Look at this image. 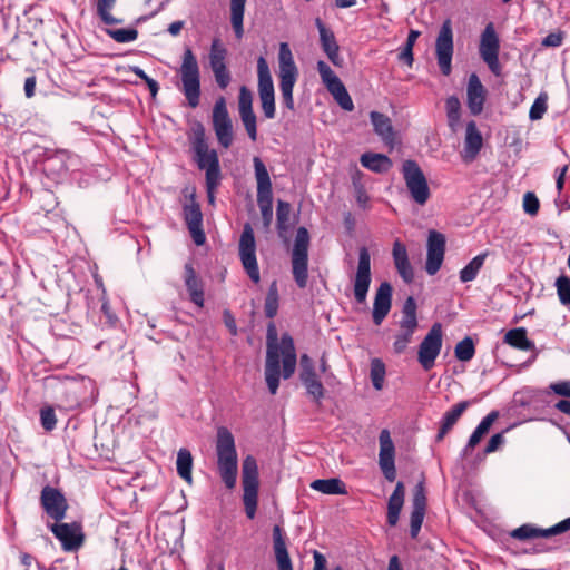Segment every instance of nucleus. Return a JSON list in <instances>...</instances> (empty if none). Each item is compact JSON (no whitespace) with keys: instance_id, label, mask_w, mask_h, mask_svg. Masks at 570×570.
Segmentation results:
<instances>
[{"instance_id":"obj_1","label":"nucleus","mask_w":570,"mask_h":570,"mask_svg":"<svg viewBox=\"0 0 570 570\" xmlns=\"http://www.w3.org/2000/svg\"><path fill=\"white\" fill-rule=\"evenodd\" d=\"M265 381L271 394H276L279 379H289L296 370L297 356L292 336L287 333L278 334L274 323H269L266 334Z\"/></svg>"},{"instance_id":"obj_2","label":"nucleus","mask_w":570,"mask_h":570,"mask_svg":"<svg viewBox=\"0 0 570 570\" xmlns=\"http://www.w3.org/2000/svg\"><path fill=\"white\" fill-rule=\"evenodd\" d=\"M217 471L227 489H234L238 475V456L233 434L220 426L216 436Z\"/></svg>"},{"instance_id":"obj_3","label":"nucleus","mask_w":570,"mask_h":570,"mask_svg":"<svg viewBox=\"0 0 570 570\" xmlns=\"http://www.w3.org/2000/svg\"><path fill=\"white\" fill-rule=\"evenodd\" d=\"M191 147L195 153V159L200 169L206 170L207 194L217 188L220 181L219 160L216 150L210 149L207 141L205 129L202 124L193 128Z\"/></svg>"},{"instance_id":"obj_4","label":"nucleus","mask_w":570,"mask_h":570,"mask_svg":"<svg viewBox=\"0 0 570 570\" xmlns=\"http://www.w3.org/2000/svg\"><path fill=\"white\" fill-rule=\"evenodd\" d=\"M298 78V69L293 58L289 46L282 42L278 51V79L282 101L284 106L293 111V89Z\"/></svg>"},{"instance_id":"obj_5","label":"nucleus","mask_w":570,"mask_h":570,"mask_svg":"<svg viewBox=\"0 0 570 570\" xmlns=\"http://www.w3.org/2000/svg\"><path fill=\"white\" fill-rule=\"evenodd\" d=\"M180 77L183 92L188 100V105L191 108H196L199 105L200 96L199 67L195 55L189 48L183 55Z\"/></svg>"},{"instance_id":"obj_6","label":"nucleus","mask_w":570,"mask_h":570,"mask_svg":"<svg viewBox=\"0 0 570 570\" xmlns=\"http://www.w3.org/2000/svg\"><path fill=\"white\" fill-rule=\"evenodd\" d=\"M308 245L309 234L305 227H299L296 232L292 250V273L295 283L299 288H305L307 286Z\"/></svg>"},{"instance_id":"obj_7","label":"nucleus","mask_w":570,"mask_h":570,"mask_svg":"<svg viewBox=\"0 0 570 570\" xmlns=\"http://www.w3.org/2000/svg\"><path fill=\"white\" fill-rule=\"evenodd\" d=\"M402 174L411 198L417 205H425L431 196L428 180L414 160H405L402 166Z\"/></svg>"},{"instance_id":"obj_8","label":"nucleus","mask_w":570,"mask_h":570,"mask_svg":"<svg viewBox=\"0 0 570 570\" xmlns=\"http://www.w3.org/2000/svg\"><path fill=\"white\" fill-rule=\"evenodd\" d=\"M257 89L262 111L267 119H273L276 114L275 89L269 67L264 57L257 60Z\"/></svg>"},{"instance_id":"obj_9","label":"nucleus","mask_w":570,"mask_h":570,"mask_svg":"<svg viewBox=\"0 0 570 570\" xmlns=\"http://www.w3.org/2000/svg\"><path fill=\"white\" fill-rule=\"evenodd\" d=\"M253 163L257 183V203L261 208L264 223L268 225L273 218L272 181L264 163L257 157L253 159Z\"/></svg>"},{"instance_id":"obj_10","label":"nucleus","mask_w":570,"mask_h":570,"mask_svg":"<svg viewBox=\"0 0 570 570\" xmlns=\"http://www.w3.org/2000/svg\"><path fill=\"white\" fill-rule=\"evenodd\" d=\"M500 39L492 22L488 23L480 37L479 53L489 69L495 75L501 73L499 62Z\"/></svg>"},{"instance_id":"obj_11","label":"nucleus","mask_w":570,"mask_h":570,"mask_svg":"<svg viewBox=\"0 0 570 570\" xmlns=\"http://www.w3.org/2000/svg\"><path fill=\"white\" fill-rule=\"evenodd\" d=\"M442 325L434 323L419 345L417 361L425 371L431 370L435 364L442 348Z\"/></svg>"},{"instance_id":"obj_12","label":"nucleus","mask_w":570,"mask_h":570,"mask_svg":"<svg viewBox=\"0 0 570 570\" xmlns=\"http://www.w3.org/2000/svg\"><path fill=\"white\" fill-rule=\"evenodd\" d=\"M317 71L326 89L331 92L341 108L346 111H352L354 109L353 100L345 86L331 67L325 61L320 60L317 62Z\"/></svg>"},{"instance_id":"obj_13","label":"nucleus","mask_w":570,"mask_h":570,"mask_svg":"<svg viewBox=\"0 0 570 570\" xmlns=\"http://www.w3.org/2000/svg\"><path fill=\"white\" fill-rule=\"evenodd\" d=\"M352 282L355 301L364 304L372 282L371 255L366 247L358 250L357 267Z\"/></svg>"},{"instance_id":"obj_14","label":"nucleus","mask_w":570,"mask_h":570,"mask_svg":"<svg viewBox=\"0 0 570 570\" xmlns=\"http://www.w3.org/2000/svg\"><path fill=\"white\" fill-rule=\"evenodd\" d=\"M453 30L450 20H445L438 33L435 40V55L438 65L444 76H449L452 70L453 56Z\"/></svg>"},{"instance_id":"obj_15","label":"nucleus","mask_w":570,"mask_h":570,"mask_svg":"<svg viewBox=\"0 0 570 570\" xmlns=\"http://www.w3.org/2000/svg\"><path fill=\"white\" fill-rule=\"evenodd\" d=\"M212 118L213 128L219 145L228 148L233 142V124L223 97L216 100Z\"/></svg>"},{"instance_id":"obj_16","label":"nucleus","mask_w":570,"mask_h":570,"mask_svg":"<svg viewBox=\"0 0 570 570\" xmlns=\"http://www.w3.org/2000/svg\"><path fill=\"white\" fill-rule=\"evenodd\" d=\"M40 500L46 513L57 522L66 517L68 503L58 489L46 485L41 491Z\"/></svg>"},{"instance_id":"obj_17","label":"nucleus","mask_w":570,"mask_h":570,"mask_svg":"<svg viewBox=\"0 0 570 570\" xmlns=\"http://www.w3.org/2000/svg\"><path fill=\"white\" fill-rule=\"evenodd\" d=\"M299 365V380L305 386L307 394L316 402H320L324 397V387L317 377L312 358L307 354H303L301 356Z\"/></svg>"},{"instance_id":"obj_18","label":"nucleus","mask_w":570,"mask_h":570,"mask_svg":"<svg viewBox=\"0 0 570 570\" xmlns=\"http://www.w3.org/2000/svg\"><path fill=\"white\" fill-rule=\"evenodd\" d=\"M380 453H379V464L384 474V476L393 482L396 478V470L394 464V454L395 449L393 441L391 439V434L387 430H382L380 433Z\"/></svg>"},{"instance_id":"obj_19","label":"nucleus","mask_w":570,"mask_h":570,"mask_svg":"<svg viewBox=\"0 0 570 570\" xmlns=\"http://www.w3.org/2000/svg\"><path fill=\"white\" fill-rule=\"evenodd\" d=\"M445 252V237L435 230L429 233L428 257L425 269L429 275H434L441 267Z\"/></svg>"},{"instance_id":"obj_20","label":"nucleus","mask_w":570,"mask_h":570,"mask_svg":"<svg viewBox=\"0 0 570 570\" xmlns=\"http://www.w3.org/2000/svg\"><path fill=\"white\" fill-rule=\"evenodd\" d=\"M50 530L65 551H75L82 544L83 537L77 523H55L50 525Z\"/></svg>"},{"instance_id":"obj_21","label":"nucleus","mask_w":570,"mask_h":570,"mask_svg":"<svg viewBox=\"0 0 570 570\" xmlns=\"http://www.w3.org/2000/svg\"><path fill=\"white\" fill-rule=\"evenodd\" d=\"M184 219L190 233L194 243L198 246L204 245L206 236L203 230V214L199 205L194 198L184 206Z\"/></svg>"},{"instance_id":"obj_22","label":"nucleus","mask_w":570,"mask_h":570,"mask_svg":"<svg viewBox=\"0 0 570 570\" xmlns=\"http://www.w3.org/2000/svg\"><path fill=\"white\" fill-rule=\"evenodd\" d=\"M392 306V286L389 282H383L376 289L372 317L375 325H381L391 311Z\"/></svg>"},{"instance_id":"obj_23","label":"nucleus","mask_w":570,"mask_h":570,"mask_svg":"<svg viewBox=\"0 0 570 570\" xmlns=\"http://www.w3.org/2000/svg\"><path fill=\"white\" fill-rule=\"evenodd\" d=\"M315 24L320 32L322 49L326 53L327 58L334 66L342 67L343 58L340 56V47L335 39L334 32L326 28L320 18L315 20Z\"/></svg>"},{"instance_id":"obj_24","label":"nucleus","mask_w":570,"mask_h":570,"mask_svg":"<svg viewBox=\"0 0 570 570\" xmlns=\"http://www.w3.org/2000/svg\"><path fill=\"white\" fill-rule=\"evenodd\" d=\"M209 60L218 86L220 88H226L229 82V75L224 62L225 49L220 47L217 39H215L212 43Z\"/></svg>"},{"instance_id":"obj_25","label":"nucleus","mask_w":570,"mask_h":570,"mask_svg":"<svg viewBox=\"0 0 570 570\" xmlns=\"http://www.w3.org/2000/svg\"><path fill=\"white\" fill-rule=\"evenodd\" d=\"M482 145V135L479 131L476 124L474 121H469L466 124L464 148L461 154L462 159L465 163L473 161L476 158L478 154L480 153Z\"/></svg>"},{"instance_id":"obj_26","label":"nucleus","mask_w":570,"mask_h":570,"mask_svg":"<svg viewBox=\"0 0 570 570\" xmlns=\"http://www.w3.org/2000/svg\"><path fill=\"white\" fill-rule=\"evenodd\" d=\"M466 96L471 114L474 116L480 115L485 101V89L475 73H472L469 78Z\"/></svg>"},{"instance_id":"obj_27","label":"nucleus","mask_w":570,"mask_h":570,"mask_svg":"<svg viewBox=\"0 0 570 570\" xmlns=\"http://www.w3.org/2000/svg\"><path fill=\"white\" fill-rule=\"evenodd\" d=\"M185 285L189 293L190 301L198 307L204 306V286L203 282L196 275L191 264L185 265Z\"/></svg>"},{"instance_id":"obj_28","label":"nucleus","mask_w":570,"mask_h":570,"mask_svg":"<svg viewBox=\"0 0 570 570\" xmlns=\"http://www.w3.org/2000/svg\"><path fill=\"white\" fill-rule=\"evenodd\" d=\"M470 406L469 401H462L454 404L449 411H446L441 420L440 429L436 434V440L441 441L449 431L456 424L464 411Z\"/></svg>"},{"instance_id":"obj_29","label":"nucleus","mask_w":570,"mask_h":570,"mask_svg":"<svg viewBox=\"0 0 570 570\" xmlns=\"http://www.w3.org/2000/svg\"><path fill=\"white\" fill-rule=\"evenodd\" d=\"M274 553L277 570H293V563L289 558L286 543L282 537V530L278 525L273 529Z\"/></svg>"},{"instance_id":"obj_30","label":"nucleus","mask_w":570,"mask_h":570,"mask_svg":"<svg viewBox=\"0 0 570 570\" xmlns=\"http://www.w3.org/2000/svg\"><path fill=\"white\" fill-rule=\"evenodd\" d=\"M405 489L402 482H397L393 493L389 498L387 502V523L391 527L396 525L400 512L404 504Z\"/></svg>"},{"instance_id":"obj_31","label":"nucleus","mask_w":570,"mask_h":570,"mask_svg":"<svg viewBox=\"0 0 570 570\" xmlns=\"http://www.w3.org/2000/svg\"><path fill=\"white\" fill-rule=\"evenodd\" d=\"M371 122L374 127V131L382 138L386 144L394 141V131L391 119L379 111H372L370 115Z\"/></svg>"},{"instance_id":"obj_32","label":"nucleus","mask_w":570,"mask_h":570,"mask_svg":"<svg viewBox=\"0 0 570 570\" xmlns=\"http://www.w3.org/2000/svg\"><path fill=\"white\" fill-rule=\"evenodd\" d=\"M360 161L362 166L377 174L386 173L392 167V160L383 154L366 153L361 156Z\"/></svg>"},{"instance_id":"obj_33","label":"nucleus","mask_w":570,"mask_h":570,"mask_svg":"<svg viewBox=\"0 0 570 570\" xmlns=\"http://www.w3.org/2000/svg\"><path fill=\"white\" fill-rule=\"evenodd\" d=\"M416 308L415 299L412 296H409L402 307V317L399 322L401 330L416 331L419 326Z\"/></svg>"},{"instance_id":"obj_34","label":"nucleus","mask_w":570,"mask_h":570,"mask_svg":"<svg viewBox=\"0 0 570 570\" xmlns=\"http://www.w3.org/2000/svg\"><path fill=\"white\" fill-rule=\"evenodd\" d=\"M504 343L521 351H532L535 348L534 343L528 338L527 330L523 327L508 331L504 335Z\"/></svg>"},{"instance_id":"obj_35","label":"nucleus","mask_w":570,"mask_h":570,"mask_svg":"<svg viewBox=\"0 0 570 570\" xmlns=\"http://www.w3.org/2000/svg\"><path fill=\"white\" fill-rule=\"evenodd\" d=\"M311 488L324 494H346L345 484L336 478L317 479L311 483Z\"/></svg>"},{"instance_id":"obj_36","label":"nucleus","mask_w":570,"mask_h":570,"mask_svg":"<svg viewBox=\"0 0 570 570\" xmlns=\"http://www.w3.org/2000/svg\"><path fill=\"white\" fill-rule=\"evenodd\" d=\"M246 0H230V21L238 39L244 35L243 20Z\"/></svg>"},{"instance_id":"obj_37","label":"nucleus","mask_w":570,"mask_h":570,"mask_svg":"<svg viewBox=\"0 0 570 570\" xmlns=\"http://www.w3.org/2000/svg\"><path fill=\"white\" fill-rule=\"evenodd\" d=\"M487 256L488 252H484L472 258L470 263L460 271V281L462 283L474 281L482 268Z\"/></svg>"},{"instance_id":"obj_38","label":"nucleus","mask_w":570,"mask_h":570,"mask_svg":"<svg viewBox=\"0 0 570 570\" xmlns=\"http://www.w3.org/2000/svg\"><path fill=\"white\" fill-rule=\"evenodd\" d=\"M176 468L178 475L187 481L191 482V468L193 456L187 449H180L177 453Z\"/></svg>"},{"instance_id":"obj_39","label":"nucleus","mask_w":570,"mask_h":570,"mask_svg":"<svg viewBox=\"0 0 570 570\" xmlns=\"http://www.w3.org/2000/svg\"><path fill=\"white\" fill-rule=\"evenodd\" d=\"M445 107L449 127L455 132L459 128L461 117L460 100L455 96H451L446 99Z\"/></svg>"},{"instance_id":"obj_40","label":"nucleus","mask_w":570,"mask_h":570,"mask_svg":"<svg viewBox=\"0 0 570 570\" xmlns=\"http://www.w3.org/2000/svg\"><path fill=\"white\" fill-rule=\"evenodd\" d=\"M116 0H97L96 10L98 17L106 24H118L122 21L111 14Z\"/></svg>"},{"instance_id":"obj_41","label":"nucleus","mask_w":570,"mask_h":570,"mask_svg":"<svg viewBox=\"0 0 570 570\" xmlns=\"http://www.w3.org/2000/svg\"><path fill=\"white\" fill-rule=\"evenodd\" d=\"M278 289L276 281H273L269 285L268 292L265 297L264 311L265 315L269 318L274 317L278 311Z\"/></svg>"},{"instance_id":"obj_42","label":"nucleus","mask_w":570,"mask_h":570,"mask_svg":"<svg viewBox=\"0 0 570 570\" xmlns=\"http://www.w3.org/2000/svg\"><path fill=\"white\" fill-rule=\"evenodd\" d=\"M239 255L245 272L249 275V223H245L239 240Z\"/></svg>"},{"instance_id":"obj_43","label":"nucleus","mask_w":570,"mask_h":570,"mask_svg":"<svg viewBox=\"0 0 570 570\" xmlns=\"http://www.w3.org/2000/svg\"><path fill=\"white\" fill-rule=\"evenodd\" d=\"M243 502L246 515L249 518V455L242 462Z\"/></svg>"},{"instance_id":"obj_44","label":"nucleus","mask_w":570,"mask_h":570,"mask_svg":"<svg viewBox=\"0 0 570 570\" xmlns=\"http://www.w3.org/2000/svg\"><path fill=\"white\" fill-rule=\"evenodd\" d=\"M371 381L376 391L383 389L385 379V365L380 358H373L371 361Z\"/></svg>"},{"instance_id":"obj_45","label":"nucleus","mask_w":570,"mask_h":570,"mask_svg":"<svg viewBox=\"0 0 570 570\" xmlns=\"http://www.w3.org/2000/svg\"><path fill=\"white\" fill-rule=\"evenodd\" d=\"M474 344L470 337H465L460 341L454 348L455 357L461 362L470 361L474 356Z\"/></svg>"},{"instance_id":"obj_46","label":"nucleus","mask_w":570,"mask_h":570,"mask_svg":"<svg viewBox=\"0 0 570 570\" xmlns=\"http://www.w3.org/2000/svg\"><path fill=\"white\" fill-rule=\"evenodd\" d=\"M419 36H420V31L411 30L409 32L405 46L399 53V57H397L399 60L405 62L407 66H412V63H413V60H414L413 46H414L416 39L419 38Z\"/></svg>"},{"instance_id":"obj_47","label":"nucleus","mask_w":570,"mask_h":570,"mask_svg":"<svg viewBox=\"0 0 570 570\" xmlns=\"http://www.w3.org/2000/svg\"><path fill=\"white\" fill-rule=\"evenodd\" d=\"M107 35L119 43L132 42L138 38V31L134 28L128 29H108Z\"/></svg>"},{"instance_id":"obj_48","label":"nucleus","mask_w":570,"mask_h":570,"mask_svg":"<svg viewBox=\"0 0 570 570\" xmlns=\"http://www.w3.org/2000/svg\"><path fill=\"white\" fill-rule=\"evenodd\" d=\"M239 114L242 122L246 131L249 134V91L246 86L240 88Z\"/></svg>"},{"instance_id":"obj_49","label":"nucleus","mask_w":570,"mask_h":570,"mask_svg":"<svg viewBox=\"0 0 570 570\" xmlns=\"http://www.w3.org/2000/svg\"><path fill=\"white\" fill-rule=\"evenodd\" d=\"M511 535L519 540H527L531 538H548L544 534V529H538L529 524H524L520 528H517L512 531Z\"/></svg>"},{"instance_id":"obj_50","label":"nucleus","mask_w":570,"mask_h":570,"mask_svg":"<svg viewBox=\"0 0 570 570\" xmlns=\"http://www.w3.org/2000/svg\"><path fill=\"white\" fill-rule=\"evenodd\" d=\"M414 331L401 330L394 337L393 350L396 354L403 353L412 342Z\"/></svg>"},{"instance_id":"obj_51","label":"nucleus","mask_w":570,"mask_h":570,"mask_svg":"<svg viewBox=\"0 0 570 570\" xmlns=\"http://www.w3.org/2000/svg\"><path fill=\"white\" fill-rule=\"evenodd\" d=\"M556 287L562 305H570V277L562 275L557 278Z\"/></svg>"},{"instance_id":"obj_52","label":"nucleus","mask_w":570,"mask_h":570,"mask_svg":"<svg viewBox=\"0 0 570 570\" xmlns=\"http://www.w3.org/2000/svg\"><path fill=\"white\" fill-rule=\"evenodd\" d=\"M413 512H422L425 513L426 509V495H425V488L423 482H420L415 485L414 493H413Z\"/></svg>"},{"instance_id":"obj_53","label":"nucleus","mask_w":570,"mask_h":570,"mask_svg":"<svg viewBox=\"0 0 570 570\" xmlns=\"http://www.w3.org/2000/svg\"><path fill=\"white\" fill-rule=\"evenodd\" d=\"M547 95L541 94L539 97L534 100L532 104L530 111H529V118L531 120H539L543 117V115L547 111Z\"/></svg>"},{"instance_id":"obj_54","label":"nucleus","mask_w":570,"mask_h":570,"mask_svg":"<svg viewBox=\"0 0 570 570\" xmlns=\"http://www.w3.org/2000/svg\"><path fill=\"white\" fill-rule=\"evenodd\" d=\"M291 210V205L287 202L278 200L276 216L279 229L287 228L289 224Z\"/></svg>"},{"instance_id":"obj_55","label":"nucleus","mask_w":570,"mask_h":570,"mask_svg":"<svg viewBox=\"0 0 570 570\" xmlns=\"http://www.w3.org/2000/svg\"><path fill=\"white\" fill-rule=\"evenodd\" d=\"M41 425L46 431H52L57 424L56 413L52 407L48 406L40 411Z\"/></svg>"},{"instance_id":"obj_56","label":"nucleus","mask_w":570,"mask_h":570,"mask_svg":"<svg viewBox=\"0 0 570 570\" xmlns=\"http://www.w3.org/2000/svg\"><path fill=\"white\" fill-rule=\"evenodd\" d=\"M523 209L531 216L537 215L539 210V199L533 193L528 191L523 196Z\"/></svg>"},{"instance_id":"obj_57","label":"nucleus","mask_w":570,"mask_h":570,"mask_svg":"<svg viewBox=\"0 0 570 570\" xmlns=\"http://www.w3.org/2000/svg\"><path fill=\"white\" fill-rule=\"evenodd\" d=\"M392 255L395 265L409 261L406 247L400 240L394 242Z\"/></svg>"},{"instance_id":"obj_58","label":"nucleus","mask_w":570,"mask_h":570,"mask_svg":"<svg viewBox=\"0 0 570 570\" xmlns=\"http://www.w3.org/2000/svg\"><path fill=\"white\" fill-rule=\"evenodd\" d=\"M258 479H257V468L252 462V518L254 517L255 509L257 505V492H258Z\"/></svg>"},{"instance_id":"obj_59","label":"nucleus","mask_w":570,"mask_h":570,"mask_svg":"<svg viewBox=\"0 0 570 570\" xmlns=\"http://www.w3.org/2000/svg\"><path fill=\"white\" fill-rule=\"evenodd\" d=\"M424 514L425 513L412 511L410 520V533L412 538H416L417 533L420 532Z\"/></svg>"},{"instance_id":"obj_60","label":"nucleus","mask_w":570,"mask_h":570,"mask_svg":"<svg viewBox=\"0 0 570 570\" xmlns=\"http://www.w3.org/2000/svg\"><path fill=\"white\" fill-rule=\"evenodd\" d=\"M400 276L403 278L405 283H411L414 278L413 268L410 262H403L395 265Z\"/></svg>"},{"instance_id":"obj_61","label":"nucleus","mask_w":570,"mask_h":570,"mask_svg":"<svg viewBox=\"0 0 570 570\" xmlns=\"http://www.w3.org/2000/svg\"><path fill=\"white\" fill-rule=\"evenodd\" d=\"M504 442L505 439L503 436V433L493 434L484 449V453L490 454L495 452Z\"/></svg>"},{"instance_id":"obj_62","label":"nucleus","mask_w":570,"mask_h":570,"mask_svg":"<svg viewBox=\"0 0 570 570\" xmlns=\"http://www.w3.org/2000/svg\"><path fill=\"white\" fill-rule=\"evenodd\" d=\"M570 529V518L559 522L558 524L544 529V534L548 537L563 533Z\"/></svg>"},{"instance_id":"obj_63","label":"nucleus","mask_w":570,"mask_h":570,"mask_svg":"<svg viewBox=\"0 0 570 570\" xmlns=\"http://www.w3.org/2000/svg\"><path fill=\"white\" fill-rule=\"evenodd\" d=\"M498 417L499 413L497 411H491L487 416L482 419L478 428L481 429L484 433H488Z\"/></svg>"},{"instance_id":"obj_64","label":"nucleus","mask_w":570,"mask_h":570,"mask_svg":"<svg viewBox=\"0 0 570 570\" xmlns=\"http://www.w3.org/2000/svg\"><path fill=\"white\" fill-rule=\"evenodd\" d=\"M551 389L558 395L570 397V381L554 383Z\"/></svg>"}]
</instances>
